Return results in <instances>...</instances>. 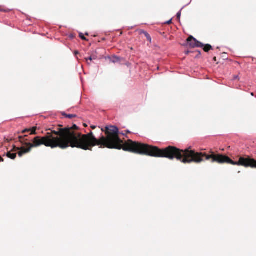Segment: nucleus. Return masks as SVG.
<instances>
[{
    "instance_id": "20",
    "label": "nucleus",
    "mask_w": 256,
    "mask_h": 256,
    "mask_svg": "<svg viewBox=\"0 0 256 256\" xmlns=\"http://www.w3.org/2000/svg\"><path fill=\"white\" fill-rule=\"evenodd\" d=\"M238 78V76H234V79H237V78Z\"/></svg>"
},
{
    "instance_id": "11",
    "label": "nucleus",
    "mask_w": 256,
    "mask_h": 256,
    "mask_svg": "<svg viewBox=\"0 0 256 256\" xmlns=\"http://www.w3.org/2000/svg\"><path fill=\"white\" fill-rule=\"evenodd\" d=\"M183 8H182L176 14V17H177V18L179 20H180V16H181V12H182V9Z\"/></svg>"
},
{
    "instance_id": "24",
    "label": "nucleus",
    "mask_w": 256,
    "mask_h": 256,
    "mask_svg": "<svg viewBox=\"0 0 256 256\" xmlns=\"http://www.w3.org/2000/svg\"><path fill=\"white\" fill-rule=\"evenodd\" d=\"M15 148H16L17 150H20V148H16V147H15Z\"/></svg>"
},
{
    "instance_id": "18",
    "label": "nucleus",
    "mask_w": 256,
    "mask_h": 256,
    "mask_svg": "<svg viewBox=\"0 0 256 256\" xmlns=\"http://www.w3.org/2000/svg\"><path fill=\"white\" fill-rule=\"evenodd\" d=\"M91 128H92V129H94V128H96V126H91Z\"/></svg>"
},
{
    "instance_id": "9",
    "label": "nucleus",
    "mask_w": 256,
    "mask_h": 256,
    "mask_svg": "<svg viewBox=\"0 0 256 256\" xmlns=\"http://www.w3.org/2000/svg\"><path fill=\"white\" fill-rule=\"evenodd\" d=\"M203 47H204V50L206 52H208L210 50L212 49V46L209 44H206L205 46L204 45Z\"/></svg>"
},
{
    "instance_id": "19",
    "label": "nucleus",
    "mask_w": 256,
    "mask_h": 256,
    "mask_svg": "<svg viewBox=\"0 0 256 256\" xmlns=\"http://www.w3.org/2000/svg\"><path fill=\"white\" fill-rule=\"evenodd\" d=\"M78 51H75L74 52V54L76 55V54H78Z\"/></svg>"
},
{
    "instance_id": "22",
    "label": "nucleus",
    "mask_w": 256,
    "mask_h": 256,
    "mask_svg": "<svg viewBox=\"0 0 256 256\" xmlns=\"http://www.w3.org/2000/svg\"><path fill=\"white\" fill-rule=\"evenodd\" d=\"M188 53H189V51H187V52H186V54H188Z\"/></svg>"
},
{
    "instance_id": "25",
    "label": "nucleus",
    "mask_w": 256,
    "mask_h": 256,
    "mask_svg": "<svg viewBox=\"0 0 256 256\" xmlns=\"http://www.w3.org/2000/svg\"><path fill=\"white\" fill-rule=\"evenodd\" d=\"M120 134H121L123 135V136H125V134H124V133H122V132H121V133H120Z\"/></svg>"
},
{
    "instance_id": "16",
    "label": "nucleus",
    "mask_w": 256,
    "mask_h": 256,
    "mask_svg": "<svg viewBox=\"0 0 256 256\" xmlns=\"http://www.w3.org/2000/svg\"><path fill=\"white\" fill-rule=\"evenodd\" d=\"M36 128L35 127L33 126V130H32L33 134H36Z\"/></svg>"
},
{
    "instance_id": "4",
    "label": "nucleus",
    "mask_w": 256,
    "mask_h": 256,
    "mask_svg": "<svg viewBox=\"0 0 256 256\" xmlns=\"http://www.w3.org/2000/svg\"><path fill=\"white\" fill-rule=\"evenodd\" d=\"M20 142L22 143V146L20 148V151L18 153L19 156L21 157L24 154L30 152L32 148V144L31 140L28 138L27 136H19Z\"/></svg>"
},
{
    "instance_id": "5",
    "label": "nucleus",
    "mask_w": 256,
    "mask_h": 256,
    "mask_svg": "<svg viewBox=\"0 0 256 256\" xmlns=\"http://www.w3.org/2000/svg\"><path fill=\"white\" fill-rule=\"evenodd\" d=\"M187 41L189 46L192 48H202L204 46V44L202 42H199L192 36L188 37Z\"/></svg>"
},
{
    "instance_id": "3",
    "label": "nucleus",
    "mask_w": 256,
    "mask_h": 256,
    "mask_svg": "<svg viewBox=\"0 0 256 256\" xmlns=\"http://www.w3.org/2000/svg\"><path fill=\"white\" fill-rule=\"evenodd\" d=\"M106 133L107 136L105 137L106 144H104V146L108 148L122 149L124 151L130 152L141 154H142L136 152L135 150H138L140 151L142 150V148H140V146H139V145L146 146L148 148L153 147L152 146L148 144L133 142L132 140H128L125 144L124 146H122V142L118 136V128L116 126H106Z\"/></svg>"
},
{
    "instance_id": "8",
    "label": "nucleus",
    "mask_w": 256,
    "mask_h": 256,
    "mask_svg": "<svg viewBox=\"0 0 256 256\" xmlns=\"http://www.w3.org/2000/svg\"><path fill=\"white\" fill-rule=\"evenodd\" d=\"M120 60V58L116 56H113L111 58H110V61L113 62V63H116V62H119Z\"/></svg>"
},
{
    "instance_id": "15",
    "label": "nucleus",
    "mask_w": 256,
    "mask_h": 256,
    "mask_svg": "<svg viewBox=\"0 0 256 256\" xmlns=\"http://www.w3.org/2000/svg\"><path fill=\"white\" fill-rule=\"evenodd\" d=\"M92 56H90L89 58H86V61H88V60L90 61H92Z\"/></svg>"
},
{
    "instance_id": "13",
    "label": "nucleus",
    "mask_w": 256,
    "mask_h": 256,
    "mask_svg": "<svg viewBox=\"0 0 256 256\" xmlns=\"http://www.w3.org/2000/svg\"><path fill=\"white\" fill-rule=\"evenodd\" d=\"M80 37L82 39V40H86V37H84V34H82V32H80Z\"/></svg>"
},
{
    "instance_id": "12",
    "label": "nucleus",
    "mask_w": 256,
    "mask_h": 256,
    "mask_svg": "<svg viewBox=\"0 0 256 256\" xmlns=\"http://www.w3.org/2000/svg\"><path fill=\"white\" fill-rule=\"evenodd\" d=\"M144 34L145 36H146L147 39L150 40H151V38H150V34L146 32H144Z\"/></svg>"
},
{
    "instance_id": "1",
    "label": "nucleus",
    "mask_w": 256,
    "mask_h": 256,
    "mask_svg": "<svg viewBox=\"0 0 256 256\" xmlns=\"http://www.w3.org/2000/svg\"><path fill=\"white\" fill-rule=\"evenodd\" d=\"M139 146L142 148V150H135V151L154 157L166 158L170 160H173L176 158L184 164H190L192 162L200 163L203 161L202 156H205L206 160L211 158L212 162L228 163L232 165L242 166L246 168H256V160L254 159L240 157L238 162H234L227 156L214 154L212 151L210 152L211 155H207L205 153L195 152L194 150H189L188 148L180 150L171 146L162 150H160L156 146L148 148L144 145H139Z\"/></svg>"
},
{
    "instance_id": "17",
    "label": "nucleus",
    "mask_w": 256,
    "mask_h": 256,
    "mask_svg": "<svg viewBox=\"0 0 256 256\" xmlns=\"http://www.w3.org/2000/svg\"><path fill=\"white\" fill-rule=\"evenodd\" d=\"M28 130L30 132V134H32V128H30Z\"/></svg>"
},
{
    "instance_id": "2",
    "label": "nucleus",
    "mask_w": 256,
    "mask_h": 256,
    "mask_svg": "<svg viewBox=\"0 0 256 256\" xmlns=\"http://www.w3.org/2000/svg\"><path fill=\"white\" fill-rule=\"evenodd\" d=\"M61 130L58 132L60 133V138H54L50 134L42 138L35 137L33 138V147L44 144L52 148L59 147L64 149L71 146L86 150H92V148L96 146H100V148H102L106 144L104 136H102L98 140L92 132L86 134H82L68 128Z\"/></svg>"
},
{
    "instance_id": "26",
    "label": "nucleus",
    "mask_w": 256,
    "mask_h": 256,
    "mask_svg": "<svg viewBox=\"0 0 256 256\" xmlns=\"http://www.w3.org/2000/svg\"><path fill=\"white\" fill-rule=\"evenodd\" d=\"M250 94H251V96H254V93H253V92H252Z\"/></svg>"
},
{
    "instance_id": "21",
    "label": "nucleus",
    "mask_w": 256,
    "mask_h": 256,
    "mask_svg": "<svg viewBox=\"0 0 256 256\" xmlns=\"http://www.w3.org/2000/svg\"><path fill=\"white\" fill-rule=\"evenodd\" d=\"M3 162V158H0V162Z\"/></svg>"
},
{
    "instance_id": "7",
    "label": "nucleus",
    "mask_w": 256,
    "mask_h": 256,
    "mask_svg": "<svg viewBox=\"0 0 256 256\" xmlns=\"http://www.w3.org/2000/svg\"><path fill=\"white\" fill-rule=\"evenodd\" d=\"M6 156L8 158H11L12 160H14L16 157V154L8 152L6 153Z\"/></svg>"
},
{
    "instance_id": "10",
    "label": "nucleus",
    "mask_w": 256,
    "mask_h": 256,
    "mask_svg": "<svg viewBox=\"0 0 256 256\" xmlns=\"http://www.w3.org/2000/svg\"><path fill=\"white\" fill-rule=\"evenodd\" d=\"M63 115L65 116L66 118H75L76 116L75 114H64Z\"/></svg>"
},
{
    "instance_id": "6",
    "label": "nucleus",
    "mask_w": 256,
    "mask_h": 256,
    "mask_svg": "<svg viewBox=\"0 0 256 256\" xmlns=\"http://www.w3.org/2000/svg\"><path fill=\"white\" fill-rule=\"evenodd\" d=\"M66 128H65V129H66ZM68 128V129H70V130H72V132H74V130H72V129H73V128L76 129V128H78V126H76V125L74 124V125L72 126V128ZM62 130L61 128L59 129V130H58V132H60L62 130ZM63 130H64V128ZM52 132H54V133L55 134H56L58 135L59 136H60V133H56V131L54 130V131H52ZM58 138H60V137H58Z\"/></svg>"
},
{
    "instance_id": "23",
    "label": "nucleus",
    "mask_w": 256,
    "mask_h": 256,
    "mask_svg": "<svg viewBox=\"0 0 256 256\" xmlns=\"http://www.w3.org/2000/svg\"><path fill=\"white\" fill-rule=\"evenodd\" d=\"M126 132L127 133H130V131L128 130H127Z\"/></svg>"
},
{
    "instance_id": "14",
    "label": "nucleus",
    "mask_w": 256,
    "mask_h": 256,
    "mask_svg": "<svg viewBox=\"0 0 256 256\" xmlns=\"http://www.w3.org/2000/svg\"><path fill=\"white\" fill-rule=\"evenodd\" d=\"M172 19H170V20H168V21L166 22H164V24H171V23H172Z\"/></svg>"
}]
</instances>
